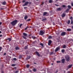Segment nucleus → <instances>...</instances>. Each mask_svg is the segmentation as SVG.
Segmentation results:
<instances>
[{
	"mask_svg": "<svg viewBox=\"0 0 73 73\" xmlns=\"http://www.w3.org/2000/svg\"><path fill=\"white\" fill-rule=\"evenodd\" d=\"M17 20H15L13 21L11 23V24L13 25V26H15L16 25V23H17Z\"/></svg>",
	"mask_w": 73,
	"mask_h": 73,
	"instance_id": "obj_1",
	"label": "nucleus"
},
{
	"mask_svg": "<svg viewBox=\"0 0 73 73\" xmlns=\"http://www.w3.org/2000/svg\"><path fill=\"white\" fill-rule=\"evenodd\" d=\"M65 58H66V61H69L70 60V57L68 55H66L65 56Z\"/></svg>",
	"mask_w": 73,
	"mask_h": 73,
	"instance_id": "obj_2",
	"label": "nucleus"
},
{
	"mask_svg": "<svg viewBox=\"0 0 73 73\" xmlns=\"http://www.w3.org/2000/svg\"><path fill=\"white\" fill-rule=\"evenodd\" d=\"M23 36H22L23 38L25 39H26V38H27V34L26 33H23Z\"/></svg>",
	"mask_w": 73,
	"mask_h": 73,
	"instance_id": "obj_3",
	"label": "nucleus"
},
{
	"mask_svg": "<svg viewBox=\"0 0 73 73\" xmlns=\"http://www.w3.org/2000/svg\"><path fill=\"white\" fill-rule=\"evenodd\" d=\"M44 33H45V32L43 31H40L39 35H43L44 34Z\"/></svg>",
	"mask_w": 73,
	"mask_h": 73,
	"instance_id": "obj_4",
	"label": "nucleus"
},
{
	"mask_svg": "<svg viewBox=\"0 0 73 73\" xmlns=\"http://www.w3.org/2000/svg\"><path fill=\"white\" fill-rule=\"evenodd\" d=\"M60 47H57L55 49V52H57L58 50H59L60 49Z\"/></svg>",
	"mask_w": 73,
	"mask_h": 73,
	"instance_id": "obj_5",
	"label": "nucleus"
},
{
	"mask_svg": "<svg viewBox=\"0 0 73 73\" xmlns=\"http://www.w3.org/2000/svg\"><path fill=\"white\" fill-rule=\"evenodd\" d=\"M29 2L28 1H26L25 2V4H24L23 5V7H24L26 5H27L28 4Z\"/></svg>",
	"mask_w": 73,
	"mask_h": 73,
	"instance_id": "obj_6",
	"label": "nucleus"
},
{
	"mask_svg": "<svg viewBox=\"0 0 73 73\" xmlns=\"http://www.w3.org/2000/svg\"><path fill=\"white\" fill-rule=\"evenodd\" d=\"M66 34V33L65 32H63L61 34V36H65Z\"/></svg>",
	"mask_w": 73,
	"mask_h": 73,
	"instance_id": "obj_7",
	"label": "nucleus"
},
{
	"mask_svg": "<svg viewBox=\"0 0 73 73\" xmlns=\"http://www.w3.org/2000/svg\"><path fill=\"white\" fill-rule=\"evenodd\" d=\"M51 43H52V41L50 40L48 41V45H50V44H51Z\"/></svg>",
	"mask_w": 73,
	"mask_h": 73,
	"instance_id": "obj_8",
	"label": "nucleus"
},
{
	"mask_svg": "<svg viewBox=\"0 0 73 73\" xmlns=\"http://www.w3.org/2000/svg\"><path fill=\"white\" fill-rule=\"evenodd\" d=\"M66 15V14L65 13H63V14L62 15V17H64L65 16V15Z\"/></svg>",
	"mask_w": 73,
	"mask_h": 73,
	"instance_id": "obj_9",
	"label": "nucleus"
},
{
	"mask_svg": "<svg viewBox=\"0 0 73 73\" xmlns=\"http://www.w3.org/2000/svg\"><path fill=\"white\" fill-rule=\"evenodd\" d=\"M65 60L64 59H62L61 60L62 63H64V62H65Z\"/></svg>",
	"mask_w": 73,
	"mask_h": 73,
	"instance_id": "obj_10",
	"label": "nucleus"
},
{
	"mask_svg": "<svg viewBox=\"0 0 73 73\" xmlns=\"http://www.w3.org/2000/svg\"><path fill=\"white\" fill-rule=\"evenodd\" d=\"M35 53L38 56H40V54H39V53L38 52H35Z\"/></svg>",
	"mask_w": 73,
	"mask_h": 73,
	"instance_id": "obj_11",
	"label": "nucleus"
},
{
	"mask_svg": "<svg viewBox=\"0 0 73 73\" xmlns=\"http://www.w3.org/2000/svg\"><path fill=\"white\" fill-rule=\"evenodd\" d=\"M47 14V13L46 12H44L43 13V16H45Z\"/></svg>",
	"mask_w": 73,
	"mask_h": 73,
	"instance_id": "obj_12",
	"label": "nucleus"
},
{
	"mask_svg": "<svg viewBox=\"0 0 73 73\" xmlns=\"http://www.w3.org/2000/svg\"><path fill=\"white\" fill-rule=\"evenodd\" d=\"M67 31H71L72 29H67Z\"/></svg>",
	"mask_w": 73,
	"mask_h": 73,
	"instance_id": "obj_13",
	"label": "nucleus"
},
{
	"mask_svg": "<svg viewBox=\"0 0 73 73\" xmlns=\"http://www.w3.org/2000/svg\"><path fill=\"white\" fill-rule=\"evenodd\" d=\"M72 64H71V65H70L68 66V68H71V67H72Z\"/></svg>",
	"mask_w": 73,
	"mask_h": 73,
	"instance_id": "obj_14",
	"label": "nucleus"
},
{
	"mask_svg": "<svg viewBox=\"0 0 73 73\" xmlns=\"http://www.w3.org/2000/svg\"><path fill=\"white\" fill-rule=\"evenodd\" d=\"M27 18H28V16H25L24 17V19L25 20H27Z\"/></svg>",
	"mask_w": 73,
	"mask_h": 73,
	"instance_id": "obj_15",
	"label": "nucleus"
},
{
	"mask_svg": "<svg viewBox=\"0 0 73 73\" xmlns=\"http://www.w3.org/2000/svg\"><path fill=\"white\" fill-rule=\"evenodd\" d=\"M5 4H6V2L5 1L3 2L2 3V4L3 5H5Z\"/></svg>",
	"mask_w": 73,
	"mask_h": 73,
	"instance_id": "obj_16",
	"label": "nucleus"
},
{
	"mask_svg": "<svg viewBox=\"0 0 73 73\" xmlns=\"http://www.w3.org/2000/svg\"><path fill=\"white\" fill-rule=\"evenodd\" d=\"M15 49L17 50L19 49V48L18 47H15Z\"/></svg>",
	"mask_w": 73,
	"mask_h": 73,
	"instance_id": "obj_17",
	"label": "nucleus"
},
{
	"mask_svg": "<svg viewBox=\"0 0 73 73\" xmlns=\"http://www.w3.org/2000/svg\"><path fill=\"white\" fill-rule=\"evenodd\" d=\"M7 40H9V41H10L12 40V39L11 38H9L7 39Z\"/></svg>",
	"mask_w": 73,
	"mask_h": 73,
	"instance_id": "obj_18",
	"label": "nucleus"
},
{
	"mask_svg": "<svg viewBox=\"0 0 73 73\" xmlns=\"http://www.w3.org/2000/svg\"><path fill=\"white\" fill-rule=\"evenodd\" d=\"M52 2H53V1H52V0H50L49 1V3H52Z\"/></svg>",
	"mask_w": 73,
	"mask_h": 73,
	"instance_id": "obj_19",
	"label": "nucleus"
},
{
	"mask_svg": "<svg viewBox=\"0 0 73 73\" xmlns=\"http://www.w3.org/2000/svg\"><path fill=\"white\" fill-rule=\"evenodd\" d=\"M61 51H62V53H64V52L65 51V50H64V49H62V50Z\"/></svg>",
	"mask_w": 73,
	"mask_h": 73,
	"instance_id": "obj_20",
	"label": "nucleus"
},
{
	"mask_svg": "<svg viewBox=\"0 0 73 73\" xmlns=\"http://www.w3.org/2000/svg\"><path fill=\"white\" fill-rule=\"evenodd\" d=\"M70 20H68V24H70Z\"/></svg>",
	"mask_w": 73,
	"mask_h": 73,
	"instance_id": "obj_21",
	"label": "nucleus"
},
{
	"mask_svg": "<svg viewBox=\"0 0 73 73\" xmlns=\"http://www.w3.org/2000/svg\"><path fill=\"white\" fill-rule=\"evenodd\" d=\"M48 38L49 39H50V38H52V36H48Z\"/></svg>",
	"mask_w": 73,
	"mask_h": 73,
	"instance_id": "obj_22",
	"label": "nucleus"
},
{
	"mask_svg": "<svg viewBox=\"0 0 73 73\" xmlns=\"http://www.w3.org/2000/svg\"><path fill=\"white\" fill-rule=\"evenodd\" d=\"M68 8H71V7L70 5L68 6Z\"/></svg>",
	"mask_w": 73,
	"mask_h": 73,
	"instance_id": "obj_23",
	"label": "nucleus"
},
{
	"mask_svg": "<svg viewBox=\"0 0 73 73\" xmlns=\"http://www.w3.org/2000/svg\"><path fill=\"white\" fill-rule=\"evenodd\" d=\"M66 46L65 45H64L63 47V48H66Z\"/></svg>",
	"mask_w": 73,
	"mask_h": 73,
	"instance_id": "obj_24",
	"label": "nucleus"
},
{
	"mask_svg": "<svg viewBox=\"0 0 73 73\" xmlns=\"http://www.w3.org/2000/svg\"><path fill=\"white\" fill-rule=\"evenodd\" d=\"M33 71L34 72H36V69L35 68H34L33 69Z\"/></svg>",
	"mask_w": 73,
	"mask_h": 73,
	"instance_id": "obj_25",
	"label": "nucleus"
},
{
	"mask_svg": "<svg viewBox=\"0 0 73 73\" xmlns=\"http://www.w3.org/2000/svg\"><path fill=\"white\" fill-rule=\"evenodd\" d=\"M57 11H60L61 10V8H58L57 9Z\"/></svg>",
	"mask_w": 73,
	"mask_h": 73,
	"instance_id": "obj_26",
	"label": "nucleus"
},
{
	"mask_svg": "<svg viewBox=\"0 0 73 73\" xmlns=\"http://www.w3.org/2000/svg\"><path fill=\"white\" fill-rule=\"evenodd\" d=\"M70 20H72V19H73V17H70Z\"/></svg>",
	"mask_w": 73,
	"mask_h": 73,
	"instance_id": "obj_27",
	"label": "nucleus"
},
{
	"mask_svg": "<svg viewBox=\"0 0 73 73\" xmlns=\"http://www.w3.org/2000/svg\"><path fill=\"white\" fill-rule=\"evenodd\" d=\"M29 66V65H27L26 66V67L27 68H28Z\"/></svg>",
	"mask_w": 73,
	"mask_h": 73,
	"instance_id": "obj_28",
	"label": "nucleus"
},
{
	"mask_svg": "<svg viewBox=\"0 0 73 73\" xmlns=\"http://www.w3.org/2000/svg\"><path fill=\"white\" fill-rule=\"evenodd\" d=\"M31 19H29L28 20H27V21H31Z\"/></svg>",
	"mask_w": 73,
	"mask_h": 73,
	"instance_id": "obj_29",
	"label": "nucleus"
},
{
	"mask_svg": "<svg viewBox=\"0 0 73 73\" xmlns=\"http://www.w3.org/2000/svg\"><path fill=\"white\" fill-rule=\"evenodd\" d=\"M15 65H16L15 64H13L11 65L12 66H15Z\"/></svg>",
	"mask_w": 73,
	"mask_h": 73,
	"instance_id": "obj_30",
	"label": "nucleus"
},
{
	"mask_svg": "<svg viewBox=\"0 0 73 73\" xmlns=\"http://www.w3.org/2000/svg\"><path fill=\"white\" fill-rule=\"evenodd\" d=\"M22 25H23V24H21L20 25V28H21V26H22Z\"/></svg>",
	"mask_w": 73,
	"mask_h": 73,
	"instance_id": "obj_31",
	"label": "nucleus"
},
{
	"mask_svg": "<svg viewBox=\"0 0 73 73\" xmlns=\"http://www.w3.org/2000/svg\"><path fill=\"white\" fill-rule=\"evenodd\" d=\"M1 49H2V48L1 47H0V52L1 50Z\"/></svg>",
	"mask_w": 73,
	"mask_h": 73,
	"instance_id": "obj_32",
	"label": "nucleus"
},
{
	"mask_svg": "<svg viewBox=\"0 0 73 73\" xmlns=\"http://www.w3.org/2000/svg\"><path fill=\"white\" fill-rule=\"evenodd\" d=\"M73 20H71V24H73Z\"/></svg>",
	"mask_w": 73,
	"mask_h": 73,
	"instance_id": "obj_33",
	"label": "nucleus"
},
{
	"mask_svg": "<svg viewBox=\"0 0 73 73\" xmlns=\"http://www.w3.org/2000/svg\"><path fill=\"white\" fill-rule=\"evenodd\" d=\"M40 45H41V46H43V44L42 43H40Z\"/></svg>",
	"mask_w": 73,
	"mask_h": 73,
	"instance_id": "obj_34",
	"label": "nucleus"
},
{
	"mask_svg": "<svg viewBox=\"0 0 73 73\" xmlns=\"http://www.w3.org/2000/svg\"><path fill=\"white\" fill-rule=\"evenodd\" d=\"M19 72V71H17L15 72V73H17Z\"/></svg>",
	"mask_w": 73,
	"mask_h": 73,
	"instance_id": "obj_35",
	"label": "nucleus"
},
{
	"mask_svg": "<svg viewBox=\"0 0 73 73\" xmlns=\"http://www.w3.org/2000/svg\"><path fill=\"white\" fill-rule=\"evenodd\" d=\"M28 28V27H27L25 29V30H27V28Z\"/></svg>",
	"mask_w": 73,
	"mask_h": 73,
	"instance_id": "obj_36",
	"label": "nucleus"
},
{
	"mask_svg": "<svg viewBox=\"0 0 73 73\" xmlns=\"http://www.w3.org/2000/svg\"><path fill=\"white\" fill-rule=\"evenodd\" d=\"M13 60H15H15H16V58H14L13 59Z\"/></svg>",
	"mask_w": 73,
	"mask_h": 73,
	"instance_id": "obj_37",
	"label": "nucleus"
},
{
	"mask_svg": "<svg viewBox=\"0 0 73 73\" xmlns=\"http://www.w3.org/2000/svg\"><path fill=\"white\" fill-rule=\"evenodd\" d=\"M25 0H23L22 1V3H24V2H25Z\"/></svg>",
	"mask_w": 73,
	"mask_h": 73,
	"instance_id": "obj_38",
	"label": "nucleus"
},
{
	"mask_svg": "<svg viewBox=\"0 0 73 73\" xmlns=\"http://www.w3.org/2000/svg\"><path fill=\"white\" fill-rule=\"evenodd\" d=\"M62 7H66V6H65V5H62Z\"/></svg>",
	"mask_w": 73,
	"mask_h": 73,
	"instance_id": "obj_39",
	"label": "nucleus"
},
{
	"mask_svg": "<svg viewBox=\"0 0 73 73\" xmlns=\"http://www.w3.org/2000/svg\"><path fill=\"white\" fill-rule=\"evenodd\" d=\"M57 63H59L60 62V61H57Z\"/></svg>",
	"mask_w": 73,
	"mask_h": 73,
	"instance_id": "obj_40",
	"label": "nucleus"
},
{
	"mask_svg": "<svg viewBox=\"0 0 73 73\" xmlns=\"http://www.w3.org/2000/svg\"><path fill=\"white\" fill-rule=\"evenodd\" d=\"M71 5L72 6V7H73V3H72L71 4Z\"/></svg>",
	"mask_w": 73,
	"mask_h": 73,
	"instance_id": "obj_41",
	"label": "nucleus"
},
{
	"mask_svg": "<svg viewBox=\"0 0 73 73\" xmlns=\"http://www.w3.org/2000/svg\"><path fill=\"white\" fill-rule=\"evenodd\" d=\"M24 9H27V7H25L24 8Z\"/></svg>",
	"mask_w": 73,
	"mask_h": 73,
	"instance_id": "obj_42",
	"label": "nucleus"
},
{
	"mask_svg": "<svg viewBox=\"0 0 73 73\" xmlns=\"http://www.w3.org/2000/svg\"><path fill=\"white\" fill-rule=\"evenodd\" d=\"M67 11H69V9H67L66 10V12H67Z\"/></svg>",
	"mask_w": 73,
	"mask_h": 73,
	"instance_id": "obj_43",
	"label": "nucleus"
},
{
	"mask_svg": "<svg viewBox=\"0 0 73 73\" xmlns=\"http://www.w3.org/2000/svg\"><path fill=\"white\" fill-rule=\"evenodd\" d=\"M55 5L56 6H57V7H58V5L57 4H55Z\"/></svg>",
	"mask_w": 73,
	"mask_h": 73,
	"instance_id": "obj_44",
	"label": "nucleus"
},
{
	"mask_svg": "<svg viewBox=\"0 0 73 73\" xmlns=\"http://www.w3.org/2000/svg\"><path fill=\"white\" fill-rule=\"evenodd\" d=\"M68 73H70V71H68Z\"/></svg>",
	"mask_w": 73,
	"mask_h": 73,
	"instance_id": "obj_45",
	"label": "nucleus"
},
{
	"mask_svg": "<svg viewBox=\"0 0 73 73\" xmlns=\"http://www.w3.org/2000/svg\"><path fill=\"white\" fill-rule=\"evenodd\" d=\"M60 33H58L57 34V33H56L57 35H59V34Z\"/></svg>",
	"mask_w": 73,
	"mask_h": 73,
	"instance_id": "obj_46",
	"label": "nucleus"
},
{
	"mask_svg": "<svg viewBox=\"0 0 73 73\" xmlns=\"http://www.w3.org/2000/svg\"><path fill=\"white\" fill-rule=\"evenodd\" d=\"M0 37H2V35H0Z\"/></svg>",
	"mask_w": 73,
	"mask_h": 73,
	"instance_id": "obj_47",
	"label": "nucleus"
},
{
	"mask_svg": "<svg viewBox=\"0 0 73 73\" xmlns=\"http://www.w3.org/2000/svg\"><path fill=\"white\" fill-rule=\"evenodd\" d=\"M2 23H1V22H0V25H1V24Z\"/></svg>",
	"mask_w": 73,
	"mask_h": 73,
	"instance_id": "obj_48",
	"label": "nucleus"
},
{
	"mask_svg": "<svg viewBox=\"0 0 73 73\" xmlns=\"http://www.w3.org/2000/svg\"><path fill=\"white\" fill-rule=\"evenodd\" d=\"M0 33H1V31H0Z\"/></svg>",
	"mask_w": 73,
	"mask_h": 73,
	"instance_id": "obj_49",
	"label": "nucleus"
},
{
	"mask_svg": "<svg viewBox=\"0 0 73 73\" xmlns=\"http://www.w3.org/2000/svg\"><path fill=\"white\" fill-rule=\"evenodd\" d=\"M6 54L5 53L4 54V55H5Z\"/></svg>",
	"mask_w": 73,
	"mask_h": 73,
	"instance_id": "obj_50",
	"label": "nucleus"
},
{
	"mask_svg": "<svg viewBox=\"0 0 73 73\" xmlns=\"http://www.w3.org/2000/svg\"><path fill=\"white\" fill-rule=\"evenodd\" d=\"M20 56V57H21V55H20V56Z\"/></svg>",
	"mask_w": 73,
	"mask_h": 73,
	"instance_id": "obj_51",
	"label": "nucleus"
},
{
	"mask_svg": "<svg viewBox=\"0 0 73 73\" xmlns=\"http://www.w3.org/2000/svg\"><path fill=\"white\" fill-rule=\"evenodd\" d=\"M44 4V3H42V4Z\"/></svg>",
	"mask_w": 73,
	"mask_h": 73,
	"instance_id": "obj_52",
	"label": "nucleus"
},
{
	"mask_svg": "<svg viewBox=\"0 0 73 73\" xmlns=\"http://www.w3.org/2000/svg\"><path fill=\"white\" fill-rule=\"evenodd\" d=\"M36 1H38L39 0H36Z\"/></svg>",
	"mask_w": 73,
	"mask_h": 73,
	"instance_id": "obj_53",
	"label": "nucleus"
},
{
	"mask_svg": "<svg viewBox=\"0 0 73 73\" xmlns=\"http://www.w3.org/2000/svg\"><path fill=\"white\" fill-rule=\"evenodd\" d=\"M29 59L30 58V56H29Z\"/></svg>",
	"mask_w": 73,
	"mask_h": 73,
	"instance_id": "obj_54",
	"label": "nucleus"
}]
</instances>
